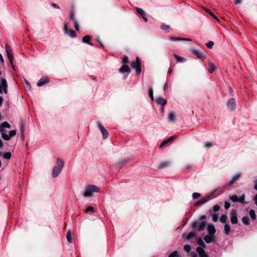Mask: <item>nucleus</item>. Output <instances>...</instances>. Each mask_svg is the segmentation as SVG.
Segmentation results:
<instances>
[{
	"mask_svg": "<svg viewBox=\"0 0 257 257\" xmlns=\"http://www.w3.org/2000/svg\"><path fill=\"white\" fill-rule=\"evenodd\" d=\"M100 192L99 188L93 185H89L86 187L83 196L84 197H90L93 195L94 193Z\"/></svg>",
	"mask_w": 257,
	"mask_h": 257,
	"instance_id": "f257e3e1",
	"label": "nucleus"
},
{
	"mask_svg": "<svg viewBox=\"0 0 257 257\" xmlns=\"http://www.w3.org/2000/svg\"><path fill=\"white\" fill-rule=\"evenodd\" d=\"M206 226V223L204 221H203L201 222H199L198 221H195L193 222L191 224L192 228H196L199 231L204 230Z\"/></svg>",
	"mask_w": 257,
	"mask_h": 257,
	"instance_id": "f03ea898",
	"label": "nucleus"
},
{
	"mask_svg": "<svg viewBox=\"0 0 257 257\" xmlns=\"http://www.w3.org/2000/svg\"><path fill=\"white\" fill-rule=\"evenodd\" d=\"M131 67L136 70V73L139 74L141 72V61L138 57L131 63Z\"/></svg>",
	"mask_w": 257,
	"mask_h": 257,
	"instance_id": "7ed1b4c3",
	"label": "nucleus"
},
{
	"mask_svg": "<svg viewBox=\"0 0 257 257\" xmlns=\"http://www.w3.org/2000/svg\"><path fill=\"white\" fill-rule=\"evenodd\" d=\"M6 51L7 52V56L9 59L10 63H11L13 68L14 70H15V66L13 64V54L12 53V49L10 46L8 44H6L5 45Z\"/></svg>",
	"mask_w": 257,
	"mask_h": 257,
	"instance_id": "20e7f679",
	"label": "nucleus"
},
{
	"mask_svg": "<svg viewBox=\"0 0 257 257\" xmlns=\"http://www.w3.org/2000/svg\"><path fill=\"white\" fill-rule=\"evenodd\" d=\"M2 138L6 141H9L11 138L16 135V130L11 131L9 134L5 133V131L0 132Z\"/></svg>",
	"mask_w": 257,
	"mask_h": 257,
	"instance_id": "39448f33",
	"label": "nucleus"
},
{
	"mask_svg": "<svg viewBox=\"0 0 257 257\" xmlns=\"http://www.w3.org/2000/svg\"><path fill=\"white\" fill-rule=\"evenodd\" d=\"M20 130L21 133V137L22 140H24L25 138V133L26 131V120H22L20 122L19 124Z\"/></svg>",
	"mask_w": 257,
	"mask_h": 257,
	"instance_id": "423d86ee",
	"label": "nucleus"
},
{
	"mask_svg": "<svg viewBox=\"0 0 257 257\" xmlns=\"http://www.w3.org/2000/svg\"><path fill=\"white\" fill-rule=\"evenodd\" d=\"M227 107L230 110H234L236 108V102L234 98L229 99L227 102Z\"/></svg>",
	"mask_w": 257,
	"mask_h": 257,
	"instance_id": "0eeeda50",
	"label": "nucleus"
},
{
	"mask_svg": "<svg viewBox=\"0 0 257 257\" xmlns=\"http://www.w3.org/2000/svg\"><path fill=\"white\" fill-rule=\"evenodd\" d=\"M98 127L103 135V138L104 139H107L108 137V133L107 131L101 123H98Z\"/></svg>",
	"mask_w": 257,
	"mask_h": 257,
	"instance_id": "6e6552de",
	"label": "nucleus"
},
{
	"mask_svg": "<svg viewBox=\"0 0 257 257\" xmlns=\"http://www.w3.org/2000/svg\"><path fill=\"white\" fill-rule=\"evenodd\" d=\"M0 84V93L2 92L3 90L5 93H7V83L5 79H2L1 80Z\"/></svg>",
	"mask_w": 257,
	"mask_h": 257,
	"instance_id": "1a4fd4ad",
	"label": "nucleus"
},
{
	"mask_svg": "<svg viewBox=\"0 0 257 257\" xmlns=\"http://www.w3.org/2000/svg\"><path fill=\"white\" fill-rule=\"evenodd\" d=\"M230 221L233 224H237L238 222L237 213L235 210L232 211L231 212Z\"/></svg>",
	"mask_w": 257,
	"mask_h": 257,
	"instance_id": "9d476101",
	"label": "nucleus"
},
{
	"mask_svg": "<svg viewBox=\"0 0 257 257\" xmlns=\"http://www.w3.org/2000/svg\"><path fill=\"white\" fill-rule=\"evenodd\" d=\"M207 230L208 234L214 235L216 232V229L213 224L209 223L207 227Z\"/></svg>",
	"mask_w": 257,
	"mask_h": 257,
	"instance_id": "9b49d317",
	"label": "nucleus"
},
{
	"mask_svg": "<svg viewBox=\"0 0 257 257\" xmlns=\"http://www.w3.org/2000/svg\"><path fill=\"white\" fill-rule=\"evenodd\" d=\"M49 77L47 76H45V77L41 78L37 82V85L38 86H41L45 85V84L48 83L49 82Z\"/></svg>",
	"mask_w": 257,
	"mask_h": 257,
	"instance_id": "f8f14e48",
	"label": "nucleus"
},
{
	"mask_svg": "<svg viewBox=\"0 0 257 257\" xmlns=\"http://www.w3.org/2000/svg\"><path fill=\"white\" fill-rule=\"evenodd\" d=\"M192 52L201 59L204 60L205 58L204 54L200 50L194 49L192 50Z\"/></svg>",
	"mask_w": 257,
	"mask_h": 257,
	"instance_id": "ddd939ff",
	"label": "nucleus"
},
{
	"mask_svg": "<svg viewBox=\"0 0 257 257\" xmlns=\"http://www.w3.org/2000/svg\"><path fill=\"white\" fill-rule=\"evenodd\" d=\"M136 9L137 13L141 16L145 22H148V19L147 18L145 11L142 9L138 7L136 8Z\"/></svg>",
	"mask_w": 257,
	"mask_h": 257,
	"instance_id": "4468645a",
	"label": "nucleus"
},
{
	"mask_svg": "<svg viewBox=\"0 0 257 257\" xmlns=\"http://www.w3.org/2000/svg\"><path fill=\"white\" fill-rule=\"evenodd\" d=\"M196 251L199 255V257H208V254L205 252L204 249L201 247H197Z\"/></svg>",
	"mask_w": 257,
	"mask_h": 257,
	"instance_id": "2eb2a0df",
	"label": "nucleus"
},
{
	"mask_svg": "<svg viewBox=\"0 0 257 257\" xmlns=\"http://www.w3.org/2000/svg\"><path fill=\"white\" fill-rule=\"evenodd\" d=\"M156 102L157 104L161 105L162 106H164L167 103V100L161 97H158L156 98Z\"/></svg>",
	"mask_w": 257,
	"mask_h": 257,
	"instance_id": "dca6fc26",
	"label": "nucleus"
},
{
	"mask_svg": "<svg viewBox=\"0 0 257 257\" xmlns=\"http://www.w3.org/2000/svg\"><path fill=\"white\" fill-rule=\"evenodd\" d=\"M61 170H62L61 169H60L59 168H57V167L55 166L53 169L52 173V177L53 178L57 177L59 175L60 173L61 172Z\"/></svg>",
	"mask_w": 257,
	"mask_h": 257,
	"instance_id": "f3484780",
	"label": "nucleus"
},
{
	"mask_svg": "<svg viewBox=\"0 0 257 257\" xmlns=\"http://www.w3.org/2000/svg\"><path fill=\"white\" fill-rule=\"evenodd\" d=\"M214 235L208 234L204 236V239L207 243H209L214 241Z\"/></svg>",
	"mask_w": 257,
	"mask_h": 257,
	"instance_id": "a211bd4d",
	"label": "nucleus"
},
{
	"mask_svg": "<svg viewBox=\"0 0 257 257\" xmlns=\"http://www.w3.org/2000/svg\"><path fill=\"white\" fill-rule=\"evenodd\" d=\"M0 132H3L5 131V128H10V124L7 121H4L0 124Z\"/></svg>",
	"mask_w": 257,
	"mask_h": 257,
	"instance_id": "6ab92c4d",
	"label": "nucleus"
},
{
	"mask_svg": "<svg viewBox=\"0 0 257 257\" xmlns=\"http://www.w3.org/2000/svg\"><path fill=\"white\" fill-rule=\"evenodd\" d=\"M128 162V160H122L121 161L118 162L115 165V167L116 168L120 169L123 166H124L127 162Z\"/></svg>",
	"mask_w": 257,
	"mask_h": 257,
	"instance_id": "aec40b11",
	"label": "nucleus"
},
{
	"mask_svg": "<svg viewBox=\"0 0 257 257\" xmlns=\"http://www.w3.org/2000/svg\"><path fill=\"white\" fill-rule=\"evenodd\" d=\"M209 69L208 71L210 73H212L216 69V67L214 64L210 61L208 62Z\"/></svg>",
	"mask_w": 257,
	"mask_h": 257,
	"instance_id": "412c9836",
	"label": "nucleus"
},
{
	"mask_svg": "<svg viewBox=\"0 0 257 257\" xmlns=\"http://www.w3.org/2000/svg\"><path fill=\"white\" fill-rule=\"evenodd\" d=\"M119 72L120 73L130 72V68L126 65H123L119 69Z\"/></svg>",
	"mask_w": 257,
	"mask_h": 257,
	"instance_id": "4be33fe9",
	"label": "nucleus"
},
{
	"mask_svg": "<svg viewBox=\"0 0 257 257\" xmlns=\"http://www.w3.org/2000/svg\"><path fill=\"white\" fill-rule=\"evenodd\" d=\"M63 166H64L63 160L60 158H57V162H56V166L55 167H57V168L62 169Z\"/></svg>",
	"mask_w": 257,
	"mask_h": 257,
	"instance_id": "5701e85b",
	"label": "nucleus"
},
{
	"mask_svg": "<svg viewBox=\"0 0 257 257\" xmlns=\"http://www.w3.org/2000/svg\"><path fill=\"white\" fill-rule=\"evenodd\" d=\"M195 233L193 232H189L187 235H185V234L184 233L182 235V237L183 238H185L186 239L189 240L191 238H194L195 237Z\"/></svg>",
	"mask_w": 257,
	"mask_h": 257,
	"instance_id": "b1692460",
	"label": "nucleus"
},
{
	"mask_svg": "<svg viewBox=\"0 0 257 257\" xmlns=\"http://www.w3.org/2000/svg\"><path fill=\"white\" fill-rule=\"evenodd\" d=\"M175 138V136H172L170 138H169L168 139H167V140H165L164 141H163L160 145V148H162L163 147V146H164L166 144H167L168 142H171V141H173V140H174Z\"/></svg>",
	"mask_w": 257,
	"mask_h": 257,
	"instance_id": "393cba45",
	"label": "nucleus"
},
{
	"mask_svg": "<svg viewBox=\"0 0 257 257\" xmlns=\"http://www.w3.org/2000/svg\"><path fill=\"white\" fill-rule=\"evenodd\" d=\"M170 162L169 161H165L161 162L158 167L159 169H163L164 168H165L166 167H168L170 165Z\"/></svg>",
	"mask_w": 257,
	"mask_h": 257,
	"instance_id": "a878e982",
	"label": "nucleus"
},
{
	"mask_svg": "<svg viewBox=\"0 0 257 257\" xmlns=\"http://www.w3.org/2000/svg\"><path fill=\"white\" fill-rule=\"evenodd\" d=\"M231 227L229 224H225L224 226V232L226 235H228L230 231Z\"/></svg>",
	"mask_w": 257,
	"mask_h": 257,
	"instance_id": "bb28decb",
	"label": "nucleus"
},
{
	"mask_svg": "<svg viewBox=\"0 0 257 257\" xmlns=\"http://www.w3.org/2000/svg\"><path fill=\"white\" fill-rule=\"evenodd\" d=\"M168 119L170 121H174L176 119L175 112H171L168 115Z\"/></svg>",
	"mask_w": 257,
	"mask_h": 257,
	"instance_id": "cd10ccee",
	"label": "nucleus"
},
{
	"mask_svg": "<svg viewBox=\"0 0 257 257\" xmlns=\"http://www.w3.org/2000/svg\"><path fill=\"white\" fill-rule=\"evenodd\" d=\"M209 199H205V198H202L201 199L198 200V201H197L196 203H195V205H202L204 203H205L206 202H208L209 200Z\"/></svg>",
	"mask_w": 257,
	"mask_h": 257,
	"instance_id": "c85d7f7f",
	"label": "nucleus"
},
{
	"mask_svg": "<svg viewBox=\"0 0 257 257\" xmlns=\"http://www.w3.org/2000/svg\"><path fill=\"white\" fill-rule=\"evenodd\" d=\"M242 222L244 225H249L250 223V220L248 216H243L242 218Z\"/></svg>",
	"mask_w": 257,
	"mask_h": 257,
	"instance_id": "c756f323",
	"label": "nucleus"
},
{
	"mask_svg": "<svg viewBox=\"0 0 257 257\" xmlns=\"http://www.w3.org/2000/svg\"><path fill=\"white\" fill-rule=\"evenodd\" d=\"M90 37L89 36H84L82 38V41L84 43L88 44L92 46L93 44L90 42Z\"/></svg>",
	"mask_w": 257,
	"mask_h": 257,
	"instance_id": "7c9ffc66",
	"label": "nucleus"
},
{
	"mask_svg": "<svg viewBox=\"0 0 257 257\" xmlns=\"http://www.w3.org/2000/svg\"><path fill=\"white\" fill-rule=\"evenodd\" d=\"M227 219V215L225 214H222L221 216L220 217V221L221 223H224L226 222Z\"/></svg>",
	"mask_w": 257,
	"mask_h": 257,
	"instance_id": "2f4dec72",
	"label": "nucleus"
},
{
	"mask_svg": "<svg viewBox=\"0 0 257 257\" xmlns=\"http://www.w3.org/2000/svg\"><path fill=\"white\" fill-rule=\"evenodd\" d=\"M249 215L252 219L255 220L256 219L255 212L253 209H251L249 211Z\"/></svg>",
	"mask_w": 257,
	"mask_h": 257,
	"instance_id": "473e14b6",
	"label": "nucleus"
},
{
	"mask_svg": "<svg viewBox=\"0 0 257 257\" xmlns=\"http://www.w3.org/2000/svg\"><path fill=\"white\" fill-rule=\"evenodd\" d=\"M174 56L175 57V58L176 59L177 61L178 62H182L184 61V60H185V59L183 57L179 56L177 55L176 54H174Z\"/></svg>",
	"mask_w": 257,
	"mask_h": 257,
	"instance_id": "72a5a7b5",
	"label": "nucleus"
},
{
	"mask_svg": "<svg viewBox=\"0 0 257 257\" xmlns=\"http://www.w3.org/2000/svg\"><path fill=\"white\" fill-rule=\"evenodd\" d=\"M3 157L7 160H9L11 157V153L10 152L5 153L3 155Z\"/></svg>",
	"mask_w": 257,
	"mask_h": 257,
	"instance_id": "f704fd0d",
	"label": "nucleus"
},
{
	"mask_svg": "<svg viewBox=\"0 0 257 257\" xmlns=\"http://www.w3.org/2000/svg\"><path fill=\"white\" fill-rule=\"evenodd\" d=\"M212 220L214 222L217 221V220L218 219V215L217 213H213L212 215Z\"/></svg>",
	"mask_w": 257,
	"mask_h": 257,
	"instance_id": "c9c22d12",
	"label": "nucleus"
},
{
	"mask_svg": "<svg viewBox=\"0 0 257 257\" xmlns=\"http://www.w3.org/2000/svg\"><path fill=\"white\" fill-rule=\"evenodd\" d=\"M66 238L68 241L70 243L72 242L71 234L70 231H68L67 233Z\"/></svg>",
	"mask_w": 257,
	"mask_h": 257,
	"instance_id": "e433bc0d",
	"label": "nucleus"
},
{
	"mask_svg": "<svg viewBox=\"0 0 257 257\" xmlns=\"http://www.w3.org/2000/svg\"><path fill=\"white\" fill-rule=\"evenodd\" d=\"M244 199H245V195H242L240 197V199L238 200V201L242 204H247V202H245L244 201Z\"/></svg>",
	"mask_w": 257,
	"mask_h": 257,
	"instance_id": "4c0bfd02",
	"label": "nucleus"
},
{
	"mask_svg": "<svg viewBox=\"0 0 257 257\" xmlns=\"http://www.w3.org/2000/svg\"><path fill=\"white\" fill-rule=\"evenodd\" d=\"M206 47L209 49L212 48V46L214 45V42L213 41H209L205 44Z\"/></svg>",
	"mask_w": 257,
	"mask_h": 257,
	"instance_id": "58836bf2",
	"label": "nucleus"
},
{
	"mask_svg": "<svg viewBox=\"0 0 257 257\" xmlns=\"http://www.w3.org/2000/svg\"><path fill=\"white\" fill-rule=\"evenodd\" d=\"M69 35H70V37H71L72 38L76 37V34L74 30H69Z\"/></svg>",
	"mask_w": 257,
	"mask_h": 257,
	"instance_id": "ea45409f",
	"label": "nucleus"
},
{
	"mask_svg": "<svg viewBox=\"0 0 257 257\" xmlns=\"http://www.w3.org/2000/svg\"><path fill=\"white\" fill-rule=\"evenodd\" d=\"M201 196V194L199 193H193L192 194V198L194 199H198Z\"/></svg>",
	"mask_w": 257,
	"mask_h": 257,
	"instance_id": "a19ab883",
	"label": "nucleus"
},
{
	"mask_svg": "<svg viewBox=\"0 0 257 257\" xmlns=\"http://www.w3.org/2000/svg\"><path fill=\"white\" fill-rule=\"evenodd\" d=\"M230 199L234 202L238 201V197L236 195H233L230 197Z\"/></svg>",
	"mask_w": 257,
	"mask_h": 257,
	"instance_id": "79ce46f5",
	"label": "nucleus"
},
{
	"mask_svg": "<svg viewBox=\"0 0 257 257\" xmlns=\"http://www.w3.org/2000/svg\"><path fill=\"white\" fill-rule=\"evenodd\" d=\"M169 257H180L178 254V252L177 250H175L173 251L172 253H171L169 255Z\"/></svg>",
	"mask_w": 257,
	"mask_h": 257,
	"instance_id": "37998d69",
	"label": "nucleus"
},
{
	"mask_svg": "<svg viewBox=\"0 0 257 257\" xmlns=\"http://www.w3.org/2000/svg\"><path fill=\"white\" fill-rule=\"evenodd\" d=\"M184 249L186 252H188L191 250V247L190 245L186 244L184 246Z\"/></svg>",
	"mask_w": 257,
	"mask_h": 257,
	"instance_id": "c03bdc74",
	"label": "nucleus"
},
{
	"mask_svg": "<svg viewBox=\"0 0 257 257\" xmlns=\"http://www.w3.org/2000/svg\"><path fill=\"white\" fill-rule=\"evenodd\" d=\"M169 40L171 41H182V38H180L179 37H171Z\"/></svg>",
	"mask_w": 257,
	"mask_h": 257,
	"instance_id": "a18cd8bd",
	"label": "nucleus"
},
{
	"mask_svg": "<svg viewBox=\"0 0 257 257\" xmlns=\"http://www.w3.org/2000/svg\"><path fill=\"white\" fill-rule=\"evenodd\" d=\"M89 211H91L92 212H94V208L92 206H89L85 209V212H88Z\"/></svg>",
	"mask_w": 257,
	"mask_h": 257,
	"instance_id": "49530a36",
	"label": "nucleus"
},
{
	"mask_svg": "<svg viewBox=\"0 0 257 257\" xmlns=\"http://www.w3.org/2000/svg\"><path fill=\"white\" fill-rule=\"evenodd\" d=\"M197 243L201 245V246H204V243L201 238H199L197 240Z\"/></svg>",
	"mask_w": 257,
	"mask_h": 257,
	"instance_id": "de8ad7c7",
	"label": "nucleus"
},
{
	"mask_svg": "<svg viewBox=\"0 0 257 257\" xmlns=\"http://www.w3.org/2000/svg\"><path fill=\"white\" fill-rule=\"evenodd\" d=\"M241 176V174L240 173H237L235 175H234L233 177H232V179L233 180H234V181L237 180Z\"/></svg>",
	"mask_w": 257,
	"mask_h": 257,
	"instance_id": "09e8293b",
	"label": "nucleus"
},
{
	"mask_svg": "<svg viewBox=\"0 0 257 257\" xmlns=\"http://www.w3.org/2000/svg\"><path fill=\"white\" fill-rule=\"evenodd\" d=\"M161 28L163 30H167L170 28V26L169 25H167L163 24L162 25Z\"/></svg>",
	"mask_w": 257,
	"mask_h": 257,
	"instance_id": "8fccbe9b",
	"label": "nucleus"
},
{
	"mask_svg": "<svg viewBox=\"0 0 257 257\" xmlns=\"http://www.w3.org/2000/svg\"><path fill=\"white\" fill-rule=\"evenodd\" d=\"M149 95L151 97V99L152 100H154V97H153V89L150 88L149 89Z\"/></svg>",
	"mask_w": 257,
	"mask_h": 257,
	"instance_id": "3c124183",
	"label": "nucleus"
},
{
	"mask_svg": "<svg viewBox=\"0 0 257 257\" xmlns=\"http://www.w3.org/2000/svg\"><path fill=\"white\" fill-rule=\"evenodd\" d=\"M74 27L76 29V31H78L79 29V24H78V22L76 21H74Z\"/></svg>",
	"mask_w": 257,
	"mask_h": 257,
	"instance_id": "603ef678",
	"label": "nucleus"
},
{
	"mask_svg": "<svg viewBox=\"0 0 257 257\" xmlns=\"http://www.w3.org/2000/svg\"><path fill=\"white\" fill-rule=\"evenodd\" d=\"M220 208V206L218 204H216L215 205H214L213 207V210L214 211H217L219 210Z\"/></svg>",
	"mask_w": 257,
	"mask_h": 257,
	"instance_id": "864d4df0",
	"label": "nucleus"
},
{
	"mask_svg": "<svg viewBox=\"0 0 257 257\" xmlns=\"http://www.w3.org/2000/svg\"><path fill=\"white\" fill-rule=\"evenodd\" d=\"M70 19L71 20H72L73 22H74V21H76V20L75 19V17H74V13L71 11V14H70Z\"/></svg>",
	"mask_w": 257,
	"mask_h": 257,
	"instance_id": "5fc2aeb1",
	"label": "nucleus"
},
{
	"mask_svg": "<svg viewBox=\"0 0 257 257\" xmlns=\"http://www.w3.org/2000/svg\"><path fill=\"white\" fill-rule=\"evenodd\" d=\"M128 61V59L127 56H124L122 59V63L125 65V64L127 63Z\"/></svg>",
	"mask_w": 257,
	"mask_h": 257,
	"instance_id": "6e6d98bb",
	"label": "nucleus"
},
{
	"mask_svg": "<svg viewBox=\"0 0 257 257\" xmlns=\"http://www.w3.org/2000/svg\"><path fill=\"white\" fill-rule=\"evenodd\" d=\"M205 146L207 148H209L211 147L212 146H213V143H211V142L206 143L205 145Z\"/></svg>",
	"mask_w": 257,
	"mask_h": 257,
	"instance_id": "4d7b16f0",
	"label": "nucleus"
},
{
	"mask_svg": "<svg viewBox=\"0 0 257 257\" xmlns=\"http://www.w3.org/2000/svg\"><path fill=\"white\" fill-rule=\"evenodd\" d=\"M230 206V204L228 202L225 201L224 203V208L226 209H228Z\"/></svg>",
	"mask_w": 257,
	"mask_h": 257,
	"instance_id": "13d9d810",
	"label": "nucleus"
},
{
	"mask_svg": "<svg viewBox=\"0 0 257 257\" xmlns=\"http://www.w3.org/2000/svg\"><path fill=\"white\" fill-rule=\"evenodd\" d=\"M67 29H68L67 24L66 23H65L64 25V29H63L64 33L67 34Z\"/></svg>",
	"mask_w": 257,
	"mask_h": 257,
	"instance_id": "bf43d9fd",
	"label": "nucleus"
},
{
	"mask_svg": "<svg viewBox=\"0 0 257 257\" xmlns=\"http://www.w3.org/2000/svg\"><path fill=\"white\" fill-rule=\"evenodd\" d=\"M191 255L192 257H197V253L195 251H192L191 252Z\"/></svg>",
	"mask_w": 257,
	"mask_h": 257,
	"instance_id": "052dcab7",
	"label": "nucleus"
},
{
	"mask_svg": "<svg viewBox=\"0 0 257 257\" xmlns=\"http://www.w3.org/2000/svg\"><path fill=\"white\" fill-rule=\"evenodd\" d=\"M254 189L257 191V179L254 180Z\"/></svg>",
	"mask_w": 257,
	"mask_h": 257,
	"instance_id": "680f3d73",
	"label": "nucleus"
},
{
	"mask_svg": "<svg viewBox=\"0 0 257 257\" xmlns=\"http://www.w3.org/2000/svg\"><path fill=\"white\" fill-rule=\"evenodd\" d=\"M51 5L54 7L55 8H56V9H59V7L58 5L56 4H54V3H52L51 4Z\"/></svg>",
	"mask_w": 257,
	"mask_h": 257,
	"instance_id": "e2e57ef3",
	"label": "nucleus"
},
{
	"mask_svg": "<svg viewBox=\"0 0 257 257\" xmlns=\"http://www.w3.org/2000/svg\"><path fill=\"white\" fill-rule=\"evenodd\" d=\"M0 61L2 63H4V60L3 56L2 55V54L1 53H0Z\"/></svg>",
	"mask_w": 257,
	"mask_h": 257,
	"instance_id": "0e129e2a",
	"label": "nucleus"
},
{
	"mask_svg": "<svg viewBox=\"0 0 257 257\" xmlns=\"http://www.w3.org/2000/svg\"><path fill=\"white\" fill-rule=\"evenodd\" d=\"M241 2V0H234V3L235 5H237V4H239Z\"/></svg>",
	"mask_w": 257,
	"mask_h": 257,
	"instance_id": "69168bd1",
	"label": "nucleus"
},
{
	"mask_svg": "<svg viewBox=\"0 0 257 257\" xmlns=\"http://www.w3.org/2000/svg\"><path fill=\"white\" fill-rule=\"evenodd\" d=\"M207 12L209 13L211 16H213V13L209 10H206Z\"/></svg>",
	"mask_w": 257,
	"mask_h": 257,
	"instance_id": "338daca9",
	"label": "nucleus"
},
{
	"mask_svg": "<svg viewBox=\"0 0 257 257\" xmlns=\"http://www.w3.org/2000/svg\"><path fill=\"white\" fill-rule=\"evenodd\" d=\"M254 200L255 201V204L257 205V194L254 197Z\"/></svg>",
	"mask_w": 257,
	"mask_h": 257,
	"instance_id": "774afa93",
	"label": "nucleus"
}]
</instances>
